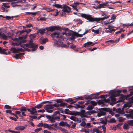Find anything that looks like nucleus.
I'll use <instances>...</instances> for the list:
<instances>
[{"instance_id":"2eb2a0df","label":"nucleus","mask_w":133,"mask_h":133,"mask_svg":"<svg viewBox=\"0 0 133 133\" xmlns=\"http://www.w3.org/2000/svg\"><path fill=\"white\" fill-rule=\"evenodd\" d=\"M111 96H113L117 97L119 95V93L117 91L111 90L110 91Z\"/></svg>"},{"instance_id":"5701e85b","label":"nucleus","mask_w":133,"mask_h":133,"mask_svg":"<svg viewBox=\"0 0 133 133\" xmlns=\"http://www.w3.org/2000/svg\"><path fill=\"white\" fill-rule=\"evenodd\" d=\"M6 50L4 49H2L1 47H0V53L1 54H3L5 55H7V53L5 52V51Z\"/></svg>"},{"instance_id":"e433bc0d","label":"nucleus","mask_w":133,"mask_h":133,"mask_svg":"<svg viewBox=\"0 0 133 133\" xmlns=\"http://www.w3.org/2000/svg\"><path fill=\"white\" fill-rule=\"evenodd\" d=\"M32 26V24H29L27 25H26L25 26H23V28L24 29V28H30V27Z\"/></svg>"},{"instance_id":"0e129e2a","label":"nucleus","mask_w":133,"mask_h":133,"mask_svg":"<svg viewBox=\"0 0 133 133\" xmlns=\"http://www.w3.org/2000/svg\"><path fill=\"white\" fill-rule=\"evenodd\" d=\"M91 29H88H88L86 30H85V32L83 34H82V35H84L85 34L88 33V32H89V31Z\"/></svg>"},{"instance_id":"f704fd0d","label":"nucleus","mask_w":133,"mask_h":133,"mask_svg":"<svg viewBox=\"0 0 133 133\" xmlns=\"http://www.w3.org/2000/svg\"><path fill=\"white\" fill-rule=\"evenodd\" d=\"M127 123L129 126H133V120L128 121Z\"/></svg>"},{"instance_id":"49530a36","label":"nucleus","mask_w":133,"mask_h":133,"mask_svg":"<svg viewBox=\"0 0 133 133\" xmlns=\"http://www.w3.org/2000/svg\"><path fill=\"white\" fill-rule=\"evenodd\" d=\"M43 127L44 128H47L49 129V125L48 124L46 123L43 124Z\"/></svg>"},{"instance_id":"39448f33","label":"nucleus","mask_w":133,"mask_h":133,"mask_svg":"<svg viewBox=\"0 0 133 133\" xmlns=\"http://www.w3.org/2000/svg\"><path fill=\"white\" fill-rule=\"evenodd\" d=\"M24 45H25V46L27 47L30 48H32L31 50L32 51H35L37 49L38 47V45L36 44L35 43H34L33 40L32 39L29 40L28 43L24 44Z\"/></svg>"},{"instance_id":"6e6552de","label":"nucleus","mask_w":133,"mask_h":133,"mask_svg":"<svg viewBox=\"0 0 133 133\" xmlns=\"http://www.w3.org/2000/svg\"><path fill=\"white\" fill-rule=\"evenodd\" d=\"M107 99V102L109 103L110 105H113L116 103V99L114 96H111Z\"/></svg>"},{"instance_id":"052dcab7","label":"nucleus","mask_w":133,"mask_h":133,"mask_svg":"<svg viewBox=\"0 0 133 133\" xmlns=\"http://www.w3.org/2000/svg\"><path fill=\"white\" fill-rule=\"evenodd\" d=\"M108 120L107 119H106L105 120H103L101 121V123L104 124H106L107 123Z\"/></svg>"},{"instance_id":"37998d69","label":"nucleus","mask_w":133,"mask_h":133,"mask_svg":"<svg viewBox=\"0 0 133 133\" xmlns=\"http://www.w3.org/2000/svg\"><path fill=\"white\" fill-rule=\"evenodd\" d=\"M116 111L118 113L121 114L122 113V111L120 108H118L116 109Z\"/></svg>"},{"instance_id":"2f4dec72","label":"nucleus","mask_w":133,"mask_h":133,"mask_svg":"<svg viewBox=\"0 0 133 133\" xmlns=\"http://www.w3.org/2000/svg\"><path fill=\"white\" fill-rule=\"evenodd\" d=\"M36 108L35 107V106L34 107L31 108V111L34 112V113L32 114L34 115L35 114V113H37V112H35L36 111H37L36 110Z\"/></svg>"},{"instance_id":"4468645a","label":"nucleus","mask_w":133,"mask_h":133,"mask_svg":"<svg viewBox=\"0 0 133 133\" xmlns=\"http://www.w3.org/2000/svg\"><path fill=\"white\" fill-rule=\"evenodd\" d=\"M22 48H18L16 49L15 48L13 47L10 49V50L12 51L14 53H16L18 52L19 51H22Z\"/></svg>"},{"instance_id":"ddd939ff","label":"nucleus","mask_w":133,"mask_h":133,"mask_svg":"<svg viewBox=\"0 0 133 133\" xmlns=\"http://www.w3.org/2000/svg\"><path fill=\"white\" fill-rule=\"evenodd\" d=\"M108 26L109 27L106 28L105 30V32L108 33H111L112 31L114 32L116 30L113 29L114 28V26H110L109 25Z\"/></svg>"},{"instance_id":"4d7b16f0","label":"nucleus","mask_w":133,"mask_h":133,"mask_svg":"<svg viewBox=\"0 0 133 133\" xmlns=\"http://www.w3.org/2000/svg\"><path fill=\"white\" fill-rule=\"evenodd\" d=\"M45 112V110L44 109H42L41 110H38L37 111H36V112Z\"/></svg>"},{"instance_id":"09e8293b","label":"nucleus","mask_w":133,"mask_h":133,"mask_svg":"<svg viewBox=\"0 0 133 133\" xmlns=\"http://www.w3.org/2000/svg\"><path fill=\"white\" fill-rule=\"evenodd\" d=\"M42 130L41 128H37L35 130V131L36 132H38Z\"/></svg>"},{"instance_id":"e2e57ef3","label":"nucleus","mask_w":133,"mask_h":133,"mask_svg":"<svg viewBox=\"0 0 133 133\" xmlns=\"http://www.w3.org/2000/svg\"><path fill=\"white\" fill-rule=\"evenodd\" d=\"M27 110L31 114H33L34 112L31 111V108H27Z\"/></svg>"},{"instance_id":"7c9ffc66","label":"nucleus","mask_w":133,"mask_h":133,"mask_svg":"<svg viewBox=\"0 0 133 133\" xmlns=\"http://www.w3.org/2000/svg\"><path fill=\"white\" fill-rule=\"evenodd\" d=\"M29 117H30L29 119L30 121H33V119H36L37 118V116H35L29 115Z\"/></svg>"},{"instance_id":"774afa93","label":"nucleus","mask_w":133,"mask_h":133,"mask_svg":"<svg viewBox=\"0 0 133 133\" xmlns=\"http://www.w3.org/2000/svg\"><path fill=\"white\" fill-rule=\"evenodd\" d=\"M89 129H88L87 130L86 129H84L83 130V132H84L85 133H90L89 132Z\"/></svg>"},{"instance_id":"aec40b11","label":"nucleus","mask_w":133,"mask_h":133,"mask_svg":"<svg viewBox=\"0 0 133 133\" xmlns=\"http://www.w3.org/2000/svg\"><path fill=\"white\" fill-rule=\"evenodd\" d=\"M25 126H20L18 127H17L15 128V129L16 130H24L25 128Z\"/></svg>"},{"instance_id":"9d476101","label":"nucleus","mask_w":133,"mask_h":133,"mask_svg":"<svg viewBox=\"0 0 133 133\" xmlns=\"http://www.w3.org/2000/svg\"><path fill=\"white\" fill-rule=\"evenodd\" d=\"M95 94H92L90 95H86L85 96V97L86 99H88L89 100H90L93 99L98 98L99 97L97 96H96L93 97L92 96V95Z\"/></svg>"},{"instance_id":"423d86ee","label":"nucleus","mask_w":133,"mask_h":133,"mask_svg":"<svg viewBox=\"0 0 133 133\" xmlns=\"http://www.w3.org/2000/svg\"><path fill=\"white\" fill-rule=\"evenodd\" d=\"M109 110V109L107 108H101L99 109L97 108L96 109L97 110V115L98 117L104 116L105 115L106 111H108Z\"/></svg>"},{"instance_id":"0eeeda50","label":"nucleus","mask_w":133,"mask_h":133,"mask_svg":"<svg viewBox=\"0 0 133 133\" xmlns=\"http://www.w3.org/2000/svg\"><path fill=\"white\" fill-rule=\"evenodd\" d=\"M46 117L47 119L50 120L52 123H54L55 122V119H59L60 118L58 116L55 115H53L51 116L47 115L46 116Z\"/></svg>"},{"instance_id":"a18cd8bd","label":"nucleus","mask_w":133,"mask_h":133,"mask_svg":"<svg viewBox=\"0 0 133 133\" xmlns=\"http://www.w3.org/2000/svg\"><path fill=\"white\" fill-rule=\"evenodd\" d=\"M116 127L115 126H112L110 127V129L111 130H116Z\"/></svg>"},{"instance_id":"1a4fd4ad","label":"nucleus","mask_w":133,"mask_h":133,"mask_svg":"<svg viewBox=\"0 0 133 133\" xmlns=\"http://www.w3.org/2000/svg\"><path fill=\"white\" fill-rule=\"evenodd\" d=\"M126 112L127 114H126L127 117L128 118H133V110L129 109V108L127 109L125 108Z\"/></svg>"},{"instance_id":"f8f14e48","label":"nucleus","mask_w":133,"mask_h":133,"mask_svg":"<svg viewBox=\"0 0 133 133\" xmlns=\"http://www.w3.org/2000/svg\"><path fill=\"white\" fill-rule=\"evenodd\" d=\"M62 8L63 9V10L64 12H69L70 10V7L65 4L63 5Z\"/></svg>"},{"instance_id":"c85d7f7f","label":"nucleus","mask_w":133,"mask_h":133,"mask_svg":"<svg viewBox=\"0 0 133 133\" xmlns=\"http://www.w3.org/2000/svg\"><path fill=\"white\" fill-rule=\"evenodd\" d=\"M18 110L21 111L25 112L26 111L27 109L25 107H22L20 108V109H19Z\"/></svg>"},{"instance_id":"8fccbe9b","label":"nucleus","mask_w":133,"mask_h":133,"mask_svg":"<svg viewBox=\"0 0 133 133\" xmlns=\"http://www.w3.org/2000/svg\"><path fill=\"white\" fill-rule=\"evenodd\" d=\"M98 6H99V8L104 7L103 3L100 4L99 5H98Z\"/></svg>"},{"instance_id":"cd10ccee","label":"nucleus","mask_w":133,"mask_h":133,"mask_svg":"<svg viewBox=\"0 0 133 133\" xmlns=\"http://www.w3.org/2000/svg\"><path fill=\"white\" fill-rule=\"evenodd\" d=\"M123 128L124 129L127 130L129 128V125L127 122L125 123L123 125Z\"/></svg>"},{"instance_id":"c03bdc74","label":"nucleus","mask_w":133,"mask_h":133,"mask_svg":"<svg viewBox=\"0 0 133 133\" xmlns=\"http://www.w3.org/2000/svg\"><path fill=\"white\" fill-rule=\"evenodd\" d=\"M37 12H26V15H31L32 14L33 15H35L37 14Z\"/></svg>"},{"instance_id":"f3484780","label":"nucleus","mask_w":133,"mask_h":133,"mask_svg":"<svg viewBox=\"0 0 133 133\" xmlns=\"http://www.w3.org/2000/svg\"><path fill=\"white\" fill-rule=\"evenodd\" d=\"M43 107L44 109L46 110L53 108V107L52 104L45 105Z\"/></svg>"},{"instance_id":"338daca9","label":"nucleus","mask_w":133,"mask_h":133,"mask_svg":"<svg viewBox=\"0 0 133 133\" xmlns=\"http://www.w3.org/2000/svg\"><path fill=\"white\" fill-rule=\"evenodd\" d=\"M86 114L87 115H90L92 114V111L91 110V111H89L87 112L86 113Z\"/></svg>"},{"instance_id":"4be33fe9","label":"nucleus","mask_w":133,"mask_h":133,"mask_svg":"<svg viewBox=\"0 0 133 133\" xmlns=\"http://www.w3.org/2000/svg\"><path fill=\"white\" fill-rule=\"evenodd\" d=\"M56 2H55L54 4L52 5V6H55L56 8H61L62 9V5H61L58 4H56Z\"/></svg>"},{"instance_id":"a211bd4d","label":"nucleus","mask_w":133,"mask_h":133,"mask_svg":"<svg viewBox=\"0 0 133 133\" xmlns=\"http://www.w3.org/2000/svg\"><path fill=\"white\" fill-rule=\"evenodd\" d=\"M92 44V42L89 41L84 43L83 45L86 48L88 47L91 46Z\"/></svg>"},{"instance_id":"ea45409f","label":"nucleus","mask_w":133,"mask_h":133,"mask_svg":"<svg viewBox=\"0 0 133 133\" xmlns=\"http://www.w3.org/2000/svg\"><path fill=\"white\" fill-rule=\"evenodd\" d=\"M83 97H82V96H81L80 97H77L75 98V102H76L78 100H82L83 99Z\"/></svg>"},{"instance_id":"c9c22d12","label":"nucleus","mask_w":133,"mask_h":133,"mask_svg":"<svg viewBox=\"0 0 133 133\" xmlns=\"http://www.w3.org/2000/svg\"><path fill=\"white\" fill-rule=\"evenodd\" d=\"M92 32H94L96 34H98L99 33V29L96 30H94V29H92Z\"/></svg>"},{"instance_id":"680f3d73","label":"nucleus","mask_w":133,"mask_h":133,"mask_svg":"<svg viewBox=\"0 0 133 133\" xmlns=\"http://www.w3.org/2000/svg\"><path fill=\"white\" fill-rule=\"evenodd\" d=\"M105 42L106 43L110 42L111 43H115V41H114L113 40H109V41H105Z\"/></svg>"},{"instance_id":"de8ad7c7","label":"nucleus","mask_w":133,"mask_h":133,"mask_svg":"<svg viewBox=\"0 0 133 133\" xmlns=\"http://www.w3.org/2000/svg\"><path fill=\"white\" fill-rule=\"evenodd\" d=\"M116 18V16L114 14H112L110 18L111 20H115Z\"/></svg>"},{"instance_id":"7ed1b4c3","label":"nucleus","mask_w":133,"mask_h":133,"mask_svg":"<svg viewBox=\"0 0 133 133\" xmlns=\"http://www.w3.org/2000/svg\"><path fill=\"white\" fill-rule=\"evenodd\" d=\"M78 104H75V109H78L79 111H75V116L77 114V113L84 114L85 112L84 110L82 109L85 107L84 102L83 101H79Z\"/></svg>"},{"instance_id":"79ce46f5","label":"nucleus","mask_w":133,"mask_h":133,"mask_svg":"<svg viewBox=\"0 0 133 133\" xmlns=\"http://www.w3.org/2000/svg\"><path fill=\"white\" fill-rule=\"evenodd\" d=\"M42 106L43 105L42 104V103H41V104H39L35 106V107L36 108H37L39 109L42 108Z\"/></svg>"},{"instance_id":"c756f323","label":"nucleus","mask_w":133,"mask_h":133,"mask_svg":"<svg viewBox=\"0 0 133 133\" xmlns=\"http://www.w3.org/2000/svg\"><path fill=\"white\" fill-rule=\"evenodd\" d=\"M108 122L109 123H113L115 122L116 121L115 118H113L110 119L109 120H108Z\"/></svg>"},{"instance_id":"f257e3e1","label":"nucleus","mask_w":133,"mask_h":133,"mask_svg":"<svg viewBox=\"0 0 133 133\" xmlns=\"http://www.w3.org/2000/svg\"><path fill=\"white\" fill-rule=\"evenodd\" d=\"M75 15H78V16L80 15L82 17L88 20L87 21V22H91L94 21L96 22H99V21L107 19L109 17V16H107L104 13L102 14V16H103V17L102 18H93L90 15L84 14H79L76 12H75Z\"/></svg>"},{"instance_id":"473e14b6","label":"nucleus","mask_w":133,"mask_h":133,"mask_svg":"<svg viewBox=\"0 0 133 133\" xmlns=\"http://www.w3.org/2000/svg\"><path fill=\"white\" fill-rule=\"evenodd\" d=\"M81 30V29H80L78 31V32H75V37H81L82 36V34H79L78 33Z\"/></svg>"},{"instance_id":"bf43d9fd","label":"nucleus","mask_w":133,"mask_h":133,"mask_svg":"<svg viewBox=\"0 0 133 133\" xmlns=\"http://www.w3.org/2000/svg\"><path fill=\"white\" fill-rule=\"evenodd\" d=\"M129 102L131 103H133V96L132 97L129 99Z\"/></svg>"},{"instance_id":"9b49d317","label":"nucleus","mask_w":133,"mask_h":133,"mask_svg":"<svg viewBox=\"0 0 133 133\" xmlns=\"http://www.w3.org/2000/svg\"><path fill=\"white\" fill-rule=\"evenodd\" d=\"M47 32L46 28L44 29H39L37 31V34L38 35L39 33H40L41 34H43L44 33Z\"/></svg>"},{"instance_id":"72a5a7b5","label":"nucleus","mask_w":133,"mask_h":133,"mask_svg":"<svg viewBox=\"0 0 133 133\" xmlns=\"http://www.w3.org/2000/svg\"><path fill=\"white\" fill-rule=\"evenodd\" d=\"M60 103H61L60 104H59V106L65 107L66 106L68 105V104L67 103H64L63 102Z\"/></svg>"},{"instance_id":"864d4df0","label":"nucleus","mask_w":133,"mask_h":133,"mask_svg":"<svg viewBox=\"0 0 133 133\" xmlns=\"http://www.w3.org/2000/svg\"><path fill=\"white\" fill-rule=\"evenodd\" d=\"M98 129L97 128H95L93 129L92 131V133H94L95 132H96L98 131Z\"/></svg>"},{"instance_id":"412c9836","label":"nucleus","mask_w":133,"mask_h":133,"mask_svg":"<svg viewBox=\"0 0 133 133\" xmlns=\"http://www.w3.org/2000/svg\"><path fill=\"white\" fill-rule=\"evenodd\" d=\"M21 2L19 1H16L15 2H12L11 3V4L12 7H15L17 6H18L19 5L17 4V3L19 2Z\"/></svg>"},{"instance_id":"6e6d98bb","label":"nucleus","mask_w":133,"mask_h":133,"mask_svg":"<svg viewBox=\"0 0 133 133\" xmlns=\"http://www.w3.org/2000/svg\"><path fill=\"white\" fill-rule=\"evenodd\" d=\"M81 125L84 127H86V123L85 122H82L81 123Z\"/></svg>"},{"instance_id":"6ab92c4d","label":"nucleus","mask_w":133,"mask_h":133,"mask_svg":"<svg viewBox=\"0 0 133 133\" xmlns=\"http://www.w3.org/2000/svg\"><path fill=\"white\" fill-rule=\"evenodd\" d=\"M83 22L80 19H77L75 21V26H78L80 24H82Z\"/></svg>"},{"instance_id":"dca6fc26","label":"nucleus","mask_w":133,"mask_h":133,"mask_svg":"<svg viewBox=\"0 0 133 133\" xmlns=\"http://www.w3.org/2000/svg\"><path fill=\"white\" fill-rule=\"evenodd\" d=\"M46 28L47 32H48V31H53L57 29L56 27L55 26H50L49 27H46Z\"/></svg>"},{"instance_id":"a19ab883","label":"nucleus","mask_w":133,"mask_h":133,"mask_svg":"<svg viewBox=\"0 0 133 133\" xmlns=\"http://www.w3.org/2000/svg\"><path fill=\"white\" fill-rule=\"evenodd\" d=\"M119 122H122L124 121L125 119L123 118L122 117H119L118 118Z\"/></svg>"},{"instance_id":"f03ea898","label":"nucleus","mask_w":133,"mask_h":133,"mask_svg":"<svg viewBox=\"0 0 133 133\" xmlns=\"http://www.w3.org/2000/svg\"><path fill=\"white\" fill-rule=\"evenodd\" d=\"M51 36L54 38L56 37L57 38H60L59 40H58L57 42V43L58 45L60 47H66L67 45L65 44H63V42H62L60 40V39H63V36L61 35L59 32H55L51 34Z\"/></svg>"},{"instance_id":"bb28decb","label":"nucleus","mask_w":133,"mask_h":133,"mask_svg":"<svg viewBox=\"0 0 133 133\" xmlns=\"http://www.w3.org/2000/svg\"><path fill=\"white\" fill-rule=\"evenodd\" d=\"M65 101L71 104H72L75 103V102L74 101L70 98H69L67 99H65Z\"/></svg>"},{"instance_id":"b1692460","label":"nucleus","mask_w":133,"mask_h":133,"mask_svg":"<svg viewBox=\"0 0 133 133\" xmlns=\"http://www.w3.org/2000/svg\"><path fill=\"white\" fill-rule=\"evenodd\" d=\"M107 102V99L104 98L103 99L99 100L98 102V103L99 104H103L104 102Z\"/></svg>"},{"instance_id":"4c0bfd02","label":"nucleus","mask_w":133,"mask_h":133,"mask_svg":"<svg viewBox=\"0 0 133 133\" xmlns=\"http://www.w3.org/2000/svg\"><path fill=\"white\" fill-rule=\"evenodd\" d=\"M24 54V53H19L16 54L15 55V57L16 59H18L19 58L20 56L22 54Z\"/></svg>"},{"instance_id":"58836bf2","label":"nucleus","mask_w":133,"mask_h":133,"mask_svg":"<svg viewBox=\"0 0 133 133\" xmlns=\"http://www.w3.org/2000/svg\"><path fill=\"white\" fill-rule=\"evenodd\" d=\"M2 5L4 7L6 8H8L10 7V5H8L7 4L5 3H2Z\"/></svg>"},{"instance_id":"13d9d810","label":"nucleus","mask_w":133,"mask_h":133,"mask_svg":"<svg viewBox=\"0 0 133 133\" xmlns=\"http://www.w3.org/2000/svg\"><path fill=\"white\" fill-rule=\"evenodd\" d=\"M52 106L53 107V108L54 107H59V104L58 103H55L52 105Z\"/></svg>"},{"instance_id":"20e7f679","label":"nucleus","mask_w":133,"mask_h":133,"mask_svg":"<svg viewBox=\"0 0 133 133\" xmlns=\"http://www.w3.org/2000/svg\"><path fill=\"white\" fill-rule=\"evenodd\" d=\"M65 32H63V35H66L67 38L70 41H74L75 39V32H73V33H70L71 31L68 28H66L65 30Z\"/></svg>"},{"instance_id":"603ef678","label":"nucleus","mask_w":133,"mask_h":133,"mask_svg":"<svg viewBox=\"0 0 133 133\" xmlns=\"http://www.w3.org/2000/svg\"><path fill=\"white\" fill-rule=\"evenodd\" d=\"M65 122H64L63 121H62L59 123V125L61 126H65Z\"/></svg>"},{"instance_id":"5fc2aeb1","label":"nucleus","mask_w":133,"mask_h":133,"mask_svg":"<svg viewBox=\"0 0 133 133\" xmlns=\"http://www.w3.org/2000/svg\"><path fill=\"white\" fill-rule=\"evenodd\" d=\"M46 10L47 11L49 12L50 11H54V10L50 8H47L46 9Z\"/></svg>"},{"instance_id":"393cba45","label":"nucleus","mask_w":133,"mask_h":133,"mask_svg":"<svg viewBox=\"0 0 133 133\" xmlns=\"http://www.w3.org/2000/svg\"><path fill=\"white\" fill-rule=\"evenodd\" d=\"M48 41V39L47 38H43L41 40L40 43L41 44H43L46 43V42Z\"/></svg>"},{"instance_id":"a878e982","label":"nucleus","mask_w":133,"mask_h":133,"mask_svg":"<svg viewBox=\"0 0 133 133\" xmlns=\"http://www.w3.org/2000/svg\"><path fill=\"white\" fill-rule=\"evenodd\" d=\"M125 99H127V97L126 96L123 95H122L119 98V100L121 102L124 101Z\"/></svg>"},{"instance_id":"69168bd1","label":"nucleus","mask_w":133,"mask_h":133,"mask_svg":"<svg viewBox=\"0 0 133 133\" xmlns=\"http://www.w3.org/2000/svg\"><path fill=\"white\" fill-rule=\"evenodd\" d=\"M43 123H40L37 125L38 127H43Z\"/></svg>"},{"instance_id":"3c124183","label":"nucleus","mask_w":133,"mask_h":133,"mask_svg":"<svg viewBox=\"0 0 133 133\" xmlns=\"http://www.w3.org/2000/svg\"><path fill=\"white\" fill-rule=\"evenodd\" d=\"M54 124H50L49 125V129L51 130V129H53L54 128Z\"/></svg>"}]
</instances>
